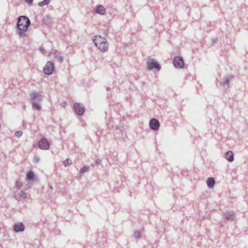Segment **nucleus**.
Instances as JSON below:
<instances>
[{
	"label": "nucleus",
	"instance_id": "f257e3e1",
	"mask_svg": "<svg viewBox=\"0 0 248 248\" xmlns=\"http://www.w3.org/2000/svg\"><path fill=\"white\" fill-rule=\"evenodd\" d=\"M31 25L30 19L25 16H19L16 23V33L20 37L25 36V32L28 31Z\"/></svg>",
	"mask_w": 248,
	"mask_h": 248
},
{
	"label": "nucleus",
	"instance_id": "f03ea898",
	"mask_svg": "<svg viewBox=\"0 0 248 248\" xmlns=\"http://www.w3.org/2000/svg\"><path fill=\"white\" fill-rule=\"evenodd\" d=\"M93 40L95 46L101 51L105 52L108 49V43L104 37L96 35Z\"/></svg>",
	"mask_w": 248,
	"mask_h": 248
},
{
	"label": "nucleus",
	"instance_id": "7ed1b4c3",
	"mask_svg": "<svg viewBox=\"0 0 248 248\" xmlns=\"http://www.w3.org/2000/svg\"><path fill=\"white\" fill-rule=\"evenodd\" d=\"M147 68L149 70H153L154 69L156 70L159 71L161 69V66L159 63L154 59H152L150 61L146 62Z\"/></svg>",
	"mask_w": 248,
	"mask_h": 248
},
{
	"label": "nucleus",
	"instance_id": "20e7f679",
	"mask_svg": "<svg viewBox=\"0 0 248 248\" xmlns=\"http://www.w3.org/2000/svg\"><path fill=\"white\" fill-rule=\"evenodd\" d=\"M54 70V63L51 61H48L43 68L45 75H50Z\"/></svg>",
	"mask_w": 248,
	"mask_h": 248
},
{
	"label": "nucleus",
	"instance_id": "39448f33",
	"mask_svg": "<svg viewBox=\"0 0 248 248\" xmlns=\"http://www.w3.org/2000/svg\"><path fill=\"white\" fill-rule=\"evenodd\" d=\"M173 63L175 67L183 68L184 67V62L181 56H175L173 59Z\"/></svg>",
	"mask_w": 248,
	"mask_h": 248
},
{
	"label": "nucleus",
	"instance_id": "423d86ee",
	"mask_svg": "<svg viewBox=\"0 0 248 248\" xmlns=\"http://www.w3.org/2000/svg\"><path fill=\"white\" fill-rule=\"evenodd\" d=\"M75 112L79 116H81L85 112V108L81 103H75L74 105Z\"/></svg>",
	"mask_w": 248,
	"mask_h": 248
},
{
	"label": "nucleus",
	"instance_id": "0eeeda50",
	"mask_svg": "<svg viewBox=\"0 0 248 248\" xmlns=\"http://www.w3.org/2000/svg\"><path fill=\"white\" fill-rule=\"evenodd\" d=\"M38 146L42 150H46L50 148V144L46 138H43L39 140Z\"/></svg>",
	"mask_w": 248,
	"mask_h": 248
},
{
	"label": "nucleus",
	"instance_id": "6e6552de",
	"mask_svg": "<svg viewBox=\"0 0 248 248\" xmlns=\"http://www.w3.org/2000/svg\"><path fill=\"white\" fill-rule=\"evenodd\" d=\"M160 126V123L158 120L155 118H152L149 122V126L152 130L156 131L158 129Z\"/></svg>",
	"mask_w": 248,
	"mask_h": 248
},
{
	"label": "nucleus",
	"instance_id": "1a4fd4ad",
	"mask_svg": "<svg viewBox=\"0 0 248 248\" xmlns=\"http://www.w3.org/2000/svg\"><path fill=\"white\" fill-rule=\"evenodd\" d=\"M17 193H15L14 194V198L16 200H23L25 199L27 197L26 193L25 192H24L23 191L20 190L18 192H17Z\"/></svg>",
	"mask_w": 248,
	"mask_h": 248
},
{
	"label": "nucleus",
	"instance_id": "9d476101",
	"mask_svg": "<svg viewBox=\"0 0 248 248\" xmlns=\"http://www.w3.org/2000/svg\"><path fill=\"white\" fill-rule=\"evenodd\" d=\"M233 79V76L231 75H227L224 78V81L222 82L220 85H223L224 88L229 86L230 81Z\"/></svg>",
	"mask_w": 248,
	"mask_h": 248
},
{
	"label": "nucleus",
	"instance_id": "9b49d317",
	"mask_svg": "<svg viewBox=\"0 0 248 248\" xmlns=\"http://www.w3.org/2000/svg\"><path fill=\"white\" fill-rule=\"evenodd\" d=\"M14 230L15 232H23L25 230V226L22 223H19L14 224Z\"/></svg>",
	"mask_w": 248,
	"mask_h": 248
},
{
	"label": "nucleus",
	"instance_id": "f8f14e48",
	"mask_svg": "<svg viewBox=\"0 0 248 248\" xmlns=\"http://www.w3.org/2000/svg\"><path fill=\"white\" fill-rule=\"evenodd\" d=\"M30 97L31 99L33 101L36 100V101L40 102L42 100L41 94L35 92H32L30 94Z\"/></svg>",
	"mask_w": 248,
	"mask_h": 248
},
{
	"label": "nucleus",
	"instance_id": "ddd939ff",
	"mask_svg": "<svg viewBox=\"0 0 248 248\" xmlns=\"http://www.w3.org/2000/svg\"><path fill=\"white\" fill-rule=\"evenodd\" d=\"M95 12L99 15H103L106 12V8L102 5H98L95 8Z\"/></svg>",
	"mask_w": 248,
	"mask_h": 248
},
{
	"label": "nucleus",
	"instance_id": "4468645a",
	"mask_svg": "<svg viewBox=\"0 0 248 248\" xmlns=\"http://www.w3.org/2000/svg\"><path fill=\"white\" fill-rule=\"evenodd\" d=\"M225 158L230 162H232L234 160V155L232 151H229L225 153Z\"/></svg>",
	"mask_w": 248,
	"mask_h": 248
},
{
	"label": "nucleus",
	"instance_id": "2eb2a0df",
	"mask_svg": "<svg viewBox=\"0 0 248 248\" xmlns=\"http://www.w3.org/2000/svg\"><path fill=\"white\" fill-rule=\"evenodd\" d=\"M225 218L227 220H232L234 218V214L233 212L230 211L224 213Z\"/></svg>",
	"mask_w": 248,
	"mask_h": 248
},
{
	"label": "nucleus",
	"instance_id": "dca6fc26",
	"mask_svg": "<svg viewBox=\"0 0 248 248\" xmlns=\"http://www.w3.org/2000/svg\"><path fill=\"white\" fill-rule=\"evenodd\" d=\"M207 185L209 188H213L215 184V180L213 177H209L207 180Z\"/></svg>",
	"mask_w": 248,
	"mask_h": 248
},
{
	"label": "nucleus",
	"instance_id": "f3484780",
	"mask_svg": "<svg viewBox=\"0 0 248 248\" xmlns=\"http://www.w3.org/2000/svg\"><path fill=\"white\" fill-rule=\"evenodd\" d=\"M52 20L50 16L47 15L44 17L42 19V22L46 25H49L51 23Z\"/></svg>",
	"mask_w": 248,
	"mask_h": 248
},
{
	"label": "nucleus",
	"instance_id": "a211bd4d",
	"mask_svg": "<svg viewBox=\"0 0 248 248\" xmlns=\"http://www.w3.org/2000/svg\"><path fill=\"white\" fill-rule=\"evenodd\" d=\"M35 178L34 173L32 170H29L28 171L26 174V179L28 181H31L34 180Z\"/></svg>",
	"mask_w": 248,
	"mask_h": 248
},
{
	"label": "nucleus",
	"instance_id": "6ab92c4d",
	"mask_svg": "<svg viewBox=\"0 0 248 248\" xmlns=\"http://www.w3.org/2000/svg\"><path fill=\"white\" fill-rule=\"evenodd\" d=\"M32 106L33 108L36 109V110H40L41 109V106L39 104V102L35 101H32L31 102Z\"/></svg>",
	"mask_w": 248,
	"mask_h": 248
},
{
	"label": "nucleus",
	"instance_id": "aec40b11",
	"mask_svg": "<svg viewBox=\"0 0 248 248\" xmlns=\"http://www.w3.org/2000/svg\"><path fill=\"white\" fill-rule=\"evenodd\" d=\"M50 0H44L42 1L39 2L38 5L39 6H43L46 5H47L49 3Z\"/></svg>",
	"mask_w": 248,
	"mask_h": 248
},
{
	"label": "nucleus",
	"instance_id": "412c9836",
	"mask_svg": "<svg viewBox=\"0 0 248 248\" xmlns=\"http://www.w3.org/2000/svg\"><path fill=\"white\" fill-rule=\"evenodd\" d=\"M89 167L87 165H84L83 167H82L79 170V172L81 174H82L86 171H87L89 169Z\"/></svg>",
	"mask_w": 248,
	"mask_h": 248
},
{
	"label": "nucleus",
	"instance_id": "4be33fe9",
	"mask_svg": "<svg viewBox=\"0 0 248 248\" xmlns=\"http://www.w3.org/2000/svg\"><path fill=\"white\" fill-rule=\"evenodd\" d=\"M72 162L71 159L67 158L63 161V164L65 167H66L67 166L71 165Z\"/></svg>",
	"mask_w": 248,
	"mask_h": 248
},
{
	"label": "nucleus",
	"instance_id": "5701e85b",
	"mask_svg": "<svg viewBox=\"0 0 248 248\" xmlns=\"http://www.w3.org/2000/svg\"><path fill=\"white\" fill-rule=\"evenodd\" d=\"M22 186V183L19 181H16V186L18 188V189L21 188Z\"/></svg>",
	"mask_w": 248,
	"mask_h": 248
},
{
	"label": "nucleus",
	"instance_id": "b1692460",
	"mask_svg": "<svg viewBox=\"0 0 248 248\" xmlns=\"http://www.w3.org/2000/svg\"><path fill=\"white\" fill-rule=\"evenodd\" d=\"M134 236L135 238H140V231H136L134 233Z\"/></svg>",
	"mask_w": 248,
	"mask_h": 248
},
{
	"label": "nucleus",
	"instance_id": "393cba45",
	"mask_svg": "<svg viewBox=\"0 0 248 248\" xmlns=\"http://www.w3.org/2000/svg\"><path fill=\"white\" fill-rule=\"evenodd\" d=\"M22 135V132L21 131H17L15 133V136L17 138H20Z\"/></svg>",
	"mask_w": 248,
	"mask_h": 248
},
{
	"label": "nucleus",
	"instance_id": "a878e982",
	"mask_svg": "<svg viewBox=\"0 0 248 248\" xmlns=\"http://www.w3.org/2000/svg\"><path fill=\"white\" fill-rule=\"evenodd\" d=\"M39 50L43 54H44L46 52V50H45V48L42 46L39 47Z\"/></svg>",
	"mask_w": 248,
	"mask_h": 248
},
{
	"label": "nucleus",
	"instance_id": "bb28decb",
	"mask_svg": "<svg viewBox=\"0 0 248 248\" xmlns=\"http://www.w3.org/2000/svg\"><path fill=\"white\" fill-rule=\"evenodd\" d=\"M33 160L35 162H38L39 161V157L37 156H35L33 158Z\"/></svg>",
	"mask_w": 248,
	"mask_h": 248
},
{
	"label": "nucleus",
	"instance_id": "cd10ccee",
	"mask_svg": "<svg viewBox=\"0 0 248 248\" xmlns=\"http://www.w3.org/2000/svg\"><path fill=\"white\" fill-rule=\"evenodd\" d=\"M218 39L217 38H214L212 40V44H216L218 42Z\"/></svg>",
	"mask_w": 248,
	"mask_h": 248
},
{
	"label": "nucleus",
	"instance_id": "c85d7f7f",
	"mask_svg": "<svg viewBox=\"0 0 248 248\" xmlns=\"http://www.w3.org/2000/svg\"><path fill=\"white\" fill-rule=\"evenodd\" d=\"M58 61L60 62H62L63 61V58L62 56H60L58 59Z\"/></svg>",
	"mask_w": 248,
	"mask_h": 248
},
{
	"label": "nucleus",
	"instance_id": "c756f323",
	"mask_svg": "<svg viewBox=\"0 0 248 248\" xmlns=\"http://www.w3.org/2000/svg\"><path fill=\"white\" fill-rule=\"evenodd\" d=\"M67 102L66 101H62V105L63 107H65L66 105H67Z\"/></svg>",
	"mask_w": 248,
	"mask_h": 248
},
{
	"label": "nucleus",
	"instance_id": "7c9ffc66",
	"mask_svg": "<svg viewBox=\"0 0 248 248\" xmlns=\"http://www.w3.org/2000/svg\"><path fill=\"white\" fill-rule=\"evenodd\" d=\"M101 162V160L100 159H96V161H95V163H96L97 165L99 164Z\"/></svg>",
	"mask_w": 248,
	"mask_h": 248
},
{
	"label": "nucleus",
	"instance_id": "2f4dec72",
	"mask_svg": "<svg viewBox=\"0 0 248 248\" xmlns=\"http://www.w3.org/2000/svg\"><path fill=\"white\" fill-rule=\"evenodd\" d=\"M33 0H25V1L28 3H32Z\"/></svg>",
	"mask_w": 248,
	"mask_h": 248
}]
</instances>
